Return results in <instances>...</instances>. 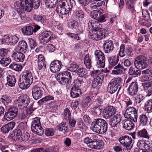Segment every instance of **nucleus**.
I'll use <instances>...</instances> for the list:
<instances>
[{"instance_id":"obj_1","label":"nucleus","mask_w":152,"mask_h":152,"mask_svg":"<svg viewBox=\"0 0 152 152\" xmlns=\"http://www.w3.org/2000/svg\"><path fill=\"white\" fill-rule=\"evenodd\" d=\"M108 124L103 119L98 118L94 119L92 122L91 129L94 132L103 134L106 132L107 129Z\"/></svg>"},{"instance_id":"obj_2","label":"nucleus","mask_w":152,"mask_h":152,"mask_svg":"<svg viewBox=\"0 0 152 152\" xmlns=\"http://www.w3.org/2000/svg\"><path fill=\"white\" fill-rule=\"evenodd\" d=\"M30 0H20V2H17L15 4V8L18 12H20L24 10L27 12L31 11V6L30 4H27V2L30 1Z\"/></svg>"},{"instance_id":"obj_3","label":"nucleus","mask_w":152,"mask_h":152,"mask_svg":"<svg viewBox=\"0 0 152 152\" xmlns=\"http://www.w3.org/2000/svg\"><path fill=\"white\" fill-rule=\"evenodd\" d=\"M135 67L139 69H142L146 68L148 66V62L143 56L137 57L134 61Z\"/></svg>"},{"instance_id":"obj_4","label":"nucleus","mask_w":152,"mask_h":152,"mask_svg":"<svg viewBox=\"0 0 152 152\" xmlns=\"http://www.w3.org/2000/svg\"><path fill=\"white\" fill-rule=\"evenodd\" d=\"M125 117L133 120L134 122H137V110L133 107H129L125 111Z\"/></svg>"},{"instance_id":"obj_5","label":"nucleus","mask_w":152,"mask_h":152,"mask_svg":"<svg viewBox=\"0 0 152 152\" xmlns=\"http://www.w3.org/2000/svg\"><path fill=\"white\" fill-rule=\"evenodd\" d=\"M105 31L104 29L100 30L92 31H89L88 36L90 38L95 40H99L105 37Z\"/></svg>"},{"instance_id":"obj_6","label":"nucleus","mask_w":152,"mask_h":152,"mask_svg":"<svg viewBox=\"0 0 152 152\" xmlns=\"http://www.w3.org/2000/svg\"><path fill=\"white\" fill-rule=\"evenodd\" d=\"M30 102L29 97L26 95H24L18 97L16 101V104L19 108L21 109L27 106Z\"/></svg>"},{"instance_id":"obj_7","label":"nucleus","mask_w":152,"mask_h":152,"mask_svg":"<svg viewBox=\"0 0 152 152\" xmlns=\"http://www.w3.org/2000/svg\"><path fill=\"white\" fill-rule=\"evenodd\" d=\"M121 144L124 146L127 150L132 148V140L128 136H124L121 137L118 139Z\"/></svg>"},{"instance_id":"obj_8","label":"nucleus","mask_w":152,"mask_h":152,"mask_svg":"<svg viewBox=\"0 0 152 152\" xmlns=\"http://www.w3.org/2000/svg\"><path fill=\"white\" fill-rule=\"evenodd\" d=\"M18 110L13 107L9 108L5 113L4 118L8 121H10L18 115Z\"/></svg>"},{"instance_id":"obj_9","label":"nucleus","mask_w":152,"mask_h":152,"mask_svg":"<svg viewBox=\"0 0 152 152\" xmlns=\"http://www.w3.org/2000/svg\"><path fill=\"white\" fill-rule=\"evenodd\" d=\"M117 110L113 106H108L106 107L103 111V116L105 118H109L115 114L116 113Z\"/></svg>"},{"instance_id":"obj_10","label":"nucleus","mask_w":152,"mask_h":152,"mask_svg":"<svg viewBox=\"0 0 152 152\" xmlns=\"http://www.w3.org/2000/svg\"><path fill=\"white\" fill-rule=\"evenodd\" d=\"M44 89L37 86H34L32 88V95L34 98L37 100L41 98L44 93Z\"/></svg>"},{"instance_id":"obj_11","label":"nucleus","mask_w":152,"mask_h":152,"mask_svg":"<svg viewBox=\"0 0 152 152\" xmlns=\"http://www.w3.org/2000/svg\"><path fill=\"white\" fill-rule=\"evenodd\" d=\"M53 35L52 33L50 31L43 32L41 34L39 37L40 42L43 44L48 42L53 38Z\"/></svg>"},{"instance_id":"obj_12","label":"nucleus","mask_w":152,"mask_h":152,"mask_svg":"<svg viewBox=\"0 0 152 152\" xmlns=\"http://www.w3.org/2000/svg\"><path fill=\"white\" fill-rule=\"evenodd\" d=\"M125 53L126 54L130 57H132L133 55L132 49L129 46H126L122 44L121 45L119 52V55L121 57H123L125 56Z\"/></svg>"},{"instance_id":"obj_13","label":"nucleus","mask_w":152,"mask_h":152,"mask_svg":"<svg viewBox=\"0 0 152 152\" xmlns=\"http://www.w3.org/2000/svg\"><path fill=\"white\" fill-rule=\"evenodd\" d=\"M61 68V63L58 60H54L50 65V69L51 71L53 73L59 71Z\"/></svg>"},{"instance_id":"obj_14","label":"nucleus","mask_w":152,"mask_h":152,"mask_svg":"<svg viewBox=\"0 0 152 152\" xmlns=\"http://www.w3.org/2000/svg\"><path fill=\"white\" fill-rule=\"evenodd\" d=\"M88 25L89 29L92 31L100 30L101 29H104L101 28L102 25L101 24L94 20H89Z\"/></svg>"},{"instance_id":"obj_15","label":"nucleus","mask_w":152,"mask_h":152,"mask_svg":"<svg viewBox=\"0 0 152 152\" xmlns=\"http://www.w3.org/2000/svg\"><path fill=\"white\" fill-rule=\"evenodd\" d=\"M138 88L137 82H134L132 83L128 89L129 94L131 96L136 95L138 91Z\"/></svg>"},{"instance_id":"obj_16","label":"nucleus","mask_w":152,"mask_h":152,"mask_svg":"<svg viewBox=\"0 0 152 152\" xmlns=\"http://www.w3.org/2000/svg\"><path fill=\"white\" fill-rule=\"evenodd\" d=\"M65 1L66 2V0H61L59 1V5L58 6L56 9L57 13L59 14L60 13L62 15H65L66 14V9L64 7L66 5Z\"/></svg>"},{"instance_id":"obj_17","label":"nucleus","mask_w":152,"mask_h":152,"mask_svg":"<svg viewBox=\"0 0 152 152\" xmlns=\"http://www.w3.org/2000/svg\"><path fill=\"white\" fill-rule=\"evenodd\" d=\"M103 46L105 52L106 53H109L113 50V42L110 40H106L104 42Z\"/></svg>"},{"instance_id":"obj_18","label":"nucleus","mask_w":152,"mask_h":152,"mask_svg":"<svg viewBox=\"0 0 152 152\" xmlns=\"http://www.w3.org/2000/svg\"><path fill=\"white\" fill-rule=\"evenodd\" d=\"M37 68L39 70H45L46 68V64L43 55H39L38 57Z\"/></svg>"},{"instance_id":"obj_19","label":"nucleus","mask_w":152,"mask_h":152,"mask_svg":"<svg viewBox=\"0 0 152 152\" xmlns=\"http://www.w3.org/2000/svg\"><path fill=\"white\" fill-rule=\"evenodd\" d=\"M12 57L14 59L18 62H23L25 58V55L22 53L18 51L14 52Z\"/></svg>"},{"instance_id":"obj_20","label":"nucleus","mask_w":152,"mask_h":152,"mask_svg":"<svg viewBox=\"0 0 152 152\" xmlns=\"http://www.w3.org/2000/svg\"><path fill=\"white\" fill-rule=\"evenodd\" d=\"M122 124L124 128L129 131L132 129L134 126L132 122L128 119L123 120L122 121Z\"/></svg>"},{"instance_id":"obj_21","label":"nucleus","mask_w":152,"mask_h":152,"mask_svg":"<svg viewBox=\"0 0 152 152\" xmlns=\"http://www.w3.org/2000/svg\"><path fill=\"white\" fill-rule=\"evenodd\" d=\"M136 3L133 0H128L126 4V8L132 13H134L135 11V5Z\"/></svg>"},{"instance_id":"obj_22","label":"nucleus","mask_w":152,"mask_h":152,"mask_svg":"<svg viewBox=\"0 0 152 152\" xmlns=\"http://www.w3.org/2000/svg\"><path fill=\"white\" fill-rule=\"evenodd\" d=\"M15 124V123L14 122L9 123L3 126L1 128V131L3 133H8L10 130H12Z\"/></svg>"},{"instance_id":"obj_23","label":"nucleus","mask_w":152,"mask_h":152,"mask_svg":"<svg viewBox=\"0 0 152 152\" xmlns=\"http://www.w3.org/2000/svg\"><path fill=\"white\" fill-rule=\"evenodd\" d=\"M108 60L109 67L112 68L117 65L119 60V58L116 56H112L109 58Z\"/></svg>"},{"instance_id":"obj_24","label":"nucleus","mask_w":152,"mask_h":152,"mask_svg":"<svg viewBox=\"0 0 152 152\" xmlns=\"http://www.w3.org/2000/svg\"><path fill=\"white\" fill-rule=\"evenodd\" d=\"M90 148L95 149H99L103 147V143L102 142L99 140H94L91 144L89 145Z\"/></svg>"},{"instance_id":"obj_25","label":"nucleus","mask_w":152,"mask_h":152,"mask_svg":"<svg viewBox=\"0 0 152 152\" xmlns=\"http://www.w3.org/2000/svg\"><path fill=\"white\" fill-rule=\"evenodd\" d=\"M114 67L111 73L115 75H121L124 69L123 66L120 63Z\"/></svg>"},{"instance_id":"obj_26","label":"nucleus","mask_w":152,"mask_h":152,"mask_svg":"<svg viewBox=\"0 0 152 152\" xmlns=\"http://www.w3.org/2000/svg\"><path fill=\"white\" fill-rule=\"evenodd\" d=\"M28 46L26 41L22 40L20 41L16 48L17 50H19L20 52H25V50H27Z\"/></svg>"},{"instance_id":"obj_27","label":"nucleus","mask_w":152,"mask_h":152,"mask_svg":"<svg viewBox=\"0 0 152 152\" xmlns=\"http://www.w3.org/2000/svg\"><path fill=\"white\" fill-rule=\"evenodd\" d=\"M81 94V91L80 88L72 86L70 92V94L72 98H76L79 96Z\"/></svg>"},{"instance_id":"obj_28","label":"nucleus","mask_w":152,"mask_h":152,"mask_svg":"<svg viewBox=\"0 0 152 152\" xmlns=\"http://www.w3.org/2000/svg\"><path fill=\"white\" fill-rule=\"evenodd\" d=\"M33 125V126H31V130L35 133L38 135H41L43 134V130L40 125L36 126Z\"/></svg>"},{"instance_id":"obj_29","label":"nucleus","mask_w":152,"mask_h":152,"mask_svg":"<svg viewBox=\"0 0 152 152\" xmlns=\"http://www.w3.org/2000/svg\"><path fill=\"white\" fill-rule=\"evenodd\" d=\"M138 137L142 138L149 139L150 136L147 130L145 129H143L138 132L137 133Z\"/></svg>"},{"instance_id":"obj_30","label":"nucleus","mask_w":152,"mask_h":152,"mask_svg":"<svg viewBox=\"0 0 152 152\" xmlns=\"http://www.w3.org/2000/svg\"><path fill=\"white\" fill-rule=\"evenodd\" d=\"M139 120L140 124L142 126L147 125L148 124V118L146 115L143 114H141L139 116Z\"/></svg>"},{"instance_id":"obj_31","label":"nucleus","mask_w":152,"mask_h":152,"mask_svg":"<svg viewBox=\"0 0 152 152\" xmlns=\"http://www.w3.org/2000/svg\"><path fill=\"white\" fill-rule=\"evenodd\" d=\"M7 82L6 83L5 85H8L11 87H14L16 82V80L14 76L8 75L7 77Z\"/></svg>"},{"instance_id":"obj_32","label":"nucleus","mask_w":152,"mask_h":152,"mask_svg":"<svg viewBox=\"0 0 152 152\" xmlns=\"http://www.w3.org/2000/svg\"><path fill=\"white\" fill-rule=\"evenodd\" d=\"M14 136L13 134L11 136L12 138L14 140H20L21 136L22 134V133L20 129L18 128H16L13 131Z\"/></svg>"},{"instance_id":"obj_33","label":"nucleus","mask_w":152,"mask_h":152,"mask_svg":"<svg viewBox=\"0 0 152 152\" xmlns=\"http://www.w3.org/2000/svg\"><path fill=\"white\" fill-rule=\"evenodd\" d=\"M22 31L24 34L26 35H32L34 32V29L30 26H27L22 28Z\"/></svg>"},{"instance_id":"obj_34","label":"nucleus","mask_w":152,"mask_h":152,"mask_svg":"<svg viewBox=\"0 0 152 152\" xmlns=\"http://www.w3.org/2000/svg\"><path fill=\"white\" fill-rule=\"evenodd\" d=\"M30 1L27 2V4H30L31 6V10L33 7L34 9H37L40 5V0H30Z\"/></svg>"},{"instance_id":"obj_35","label":"nucleus","mask_w":152,"mask_h":152,"mask_svg":"<svg viewBox=\"0 0 152 152\" xmlns=\"http://www.w3.org/2000/svg\"><path fill=\"white\" fill-rule=\"evenodd\" d=\"M31 83H29L28 82L24 80H22L20 78L19 79L18 81V85L22 89H24L28 88L30 86Z\"/></svg>"},{"instance_id":"obj_36","label":"nucleus","mask_w":152,"mask_h":152,"mask_svg":"<svg viewBox=\"0 0 152 152\" xmlns=\"http://www.w3.org/2000/svg\"><path fill=\"white\" fill-rule=\"evenodd\" d=\"M91 56L89 54H86L84 58V64L86 68L90 69L91 67Z\"/></svg>"},{"instance_id":"obj_37","label":"nucleus","mask_w":152,"mask_h":152,"mask_svg":"<svg viewBox=\"0 0 152 152\" xmlns=\"http://www.w3.org/2000/svg\"><path fill=\"white\" fill-rule=\"evenodd\" d=\"M103 79L101 77L99 79H94L92 82V86L94 89L98 88L102 84Z\"/></svg>"},{"instance_id":"obj_38","label":"nucleus","mask_w":152,"mask_h":152,"mask_svg":"<svg viewBox=\"0 0 152 152\" xmlns=\"http://www.w3.org/2000/svg\"><path fill=\"white\" fill-rule=\"evenodd\" d=\"M95 57L96 60H105L104 54L100 50H96L94 52Z\"/></svg>"},{"instance_id":"obj_39","label":"nucleus","mask_w":152,"mask_h":152,"mask_svg":"<svg viewBox=\"0 0 152 152\" xmlns=\"http://www.w3.org/2000/svg\"><path fill=\"white\" fill-rule=\"evenodd\" d=\"M118 88L116 85L110 82L108 85V90L109 93L112 94L117 90Z\"/></svg>"},{"instance_id":"obj_40","label":"nucleus","mask_w":152,"mask_h":152,"mask_svg":"<svg viewBox=\"0 0 152 152\" xmlns=\"http://www.w3.org/2000/svg\"><path fill=\"white\" fill-rule=\"evenodd\" d=\"M141 73V71L140 70H135L132 67H131L129 70V74L132 75L133 77H137L140 76Z\"/></svg>"},{"instance_id":"obj_41","label":"nucleus","mask_w":152,"mask_h":152,"mask_svg":"<svg viewBox=\"0 0 152 152\" xmlns=\"http://www.w3.org/2000/svg\"><path fill=\"white\" fill-rule=\"evenodd\" d=\"M145 110L148 113L152 112V100L149 99L147 100L145 104Z\"/></svg>"},{"instance_id":"obj_42","label":"nucleus","mask_w":152,"mask_h":152,"mask_svg":"<svg viewBox=\"0 0 152 152\" xmlns=\"http://www.w3.org/2000/svg\"><path fill=\"white\" fill-rule=\"evenodd\" d=\"M23 79L29 83H32L33 82V77L31 73L27 72L23 76Z\"/></svg>"},{"instance_id":"obj_43","label":"nucleus","mask_w":152,"mask_h":152,"mask_svg":"<svg viewBox=\"0 0 152 152\" xmlns=\"http://www.w3.org/2000/svg\"><path fill=\"white\" fill-rule=\"evenodd\" d=\"M91 75L93 77H96L94 79H99L101 77L102 79L103 78V77L101 73V72L99 70L92 71L91 72Z\"/></svg>"},{"instance_id":"obj_44","label":"nucleus","mask_w":152,"mask_h":152,"mask_svg":"<svg viewBox=\"0 0 152 152\" xmlns=\"http://www.w3.org/2000/svg\"><path fill=\"white\" fill-rule=\"evenodd\" d=\"M76 72L79 77H82L86 76L88 73V71L85 68H81L77 70Z\"/></svg>"},{"instance_id":"obj_45","label":"nucleus","mask_w":152,"mask_h":152,"mask_svg":"<svg viewBox=\"0 0 152 152\" xmlns=\"http://www.w3.org/2000/svg\"><path fill=\"white\" fill-rule=\"evenodd\" d=\"M58 0H45V4L48 8H52L56 5Z\"/></svg>"},{"instance_id":"obj_46","label":"nucleus","mask_w":152,"mask_h":152,"mask_svg":"<svg viewBox=\"0 0 152 152\" xmlns=\"http://www.w3.org/2000/svg\"><path fill=\"white\" fill-rule=\"evenodd\" d=\"M75 15L76 18L79 20L82 21L83 20L85 15L84 12L81 10H77Z\"/></svg>"},{"instance_id":"obj_47","label":"nucleus","mask_w":152,"mask_h":152,"mask_svg":"<svg viewBox=\"0 0 152 152\" xmlns=\"http://www.w3.org/2000/svg\"><path fill=\"white\" fill-rule=\"evenodd\" d=\"M67 114L68 115V118L69 120V125L70 127H74L76 123V121L73 119H72L71 113L69 110L67 108Z\"/></svg>"},{"instance_id":"obj_48","label":"nucleus","mask_w":152,"mask_h":152,"mask_svg":"<svg viewBox=\"0 0 152 152\" xmlns=\"http://www.w3.org/2000/svg\"><path fill=\"white\" fill-rule=\"evenodd\" d=\"M0 101L4 104L5 105L11 102V97L7 95L3 96L0 99Z\"/></svg>"},{"instance_id":"obj_49","label":"nucleus","mask_w":152,"mask_h":152,"mask_svg":"<svg viewBox=\"0 0 152 152\" xmlns=\"http://www.w3.org/2000/svg\"><path fill=\"white\" fill-rule=\"evenodd\" d=\"M122 79L121 77H119L113 78L110 82L119 87L122 83Z\"/></svg>"},{"instance_id":"obj_50","label":"nucleus","mask_w":152,"mask_h":152,"mask_svg":"<svg viewBox=\"0 0 152 152\" xmlns=\"http://www.w3.org/2000/svg\"><path fill=\"white\" fill-rule=\"evenodd\" d=\"M34 18L37 21L40 22L42 24H43L46 22L45 17L44 15H35Z\"/></svg>"},{"instance_id":"obj_51","label":"nucleus","mask_w":152,"mask_h":152,"mask_svg":"<svg viewBox=\"0 0 152 152\" xmlns=\"http://www.w3.org/2000/svg\"><path fill=\"white\" fill-rule=\"evenodd\" d=\"M11 62L9 58H2L0 59V64L3 66H7Z\"/></svg>"},{"instance_id":"obj_52","label":"nucleus","mask_w":152,"mask_h":152,"mask_svg":"<svg viewBox=\"0 0 152 152\" xmlns=\"http://www.w3.org/2000/svg\"><path fill=\"white\" fill-rule=\"evenodd\" d=\"M146 143L142 140H139L137 143V147L142 150H145Z\"/></svg>"},{"instance_id":"obj_53","label":"nucleus","mask_w":152,"mask_h":152,"mask_svg":"<svg viewBox=\"0 0 152 152\" xmlns=\"http://www.w3.org/2000/svg\"><path fill=\"white\" fill-rule=\"evenodd\" d=\"M79 68V66L75 64H71L68 65L67 70L72 72H76Z\"/></svg>"},{"instance_id":"obj_54","label":"nucleus","mask_w":152,"mask_h":152,"mask_svg":"<svg viewBox=\"0 0 152 152\" xmlns=\"http://www.w3.org/2000/svg\"><path fill=\"white\" fill-rule=\"evenodd\" d=\"M10 68L17 71H20L22 68V66L21 65L13 63L10 65Z\"/></svg>"},{"instance_id":"obj_55","label":"nucleus","mask_w":152,"mask_h":152,"mask_svg":"<svg viewBox=\"0 0 152 152\" xmlns=\"http://www.w3.org/2000/svg\"><path fill=\"white\" fill-rule=\"evenodd\" d=\"M77 23L75 20H71L68 22V26L71 28H76L77 27Z\"/></svg>"},{"instance_id":"obj_56","label":"nucleus","mask_w":152,"mask_h":152,"mask_svg":"<svg viewBox=\"0 0 152 152\" xmlns=\"http://www.w3.org/2000/svg\"><path fill=\"white\" fill-rule=\"evenodd\" d=\"M102 12L99 10H96L91 12L92 18L97 20L101 15Z\"/></svg>"},{"instance_id":"obj_57","label":"nucleus","mask_w":152,"mask_h":152,"mask_svg":"<svg viewBox=\"0 0 152 152\" xmlns=\"http://www.w3.org/2000/svg\"><path fill=\"white\" fill-rule=\"evenodd\" d=\"M54 99V97L50 95H48L46 96L45 97L42 98L38 102V103L39 104H40L42 102L45 101H47L50 100H53Z\"/></svg>"},{"instance_id":"obj_58","label":"nucleus","mask_w":152,"mask_h":152,"mask_svg":"<svg viewBox=\"0 0 152 152\" xmlns=\"http://www.w3.org/2000/svg\"><path fill=\"white\" fill-rule=\"evenodd\" d=\"M57 129L60 131H63L64 133H65L66 130V124L62 123L56 127Z\"/></svg>"},{"instance_id":"obj_59","label":"nucleus","mask_w":152,"mask_h":152,"mask_svg":"<svg viewBox=\"0 0 152 152\" xmlns=\"http://www.w3.org/2000/svg\"><path fill=\"white\" fill-rule=\"evenodd\" d=\"M27 126L26 124L22 122L19 124L17 128L20 129L22 132L24 133L27 129Z\"/></svg>"},{"instance_id":"obj_60","label":"nucleus","mask_w":152,"mask_h":152,"mask_svg":"<svg viewBox=\"0 0 152 152\" xmlns=\"http://www.w3.org/2000/svg\"><path fill=\"white\" fill-rule=\"evenodd\" d=\"M9 50L7 49H0V57L1 58L6 57Z\"/></svg>"},{"instance_id":"obj_61","label":"nucleus","mask_w":152,"mask_h":152,"mask_svg":"<svg viewBox=\"0 0 152 152\" xmlns=\"http://www.w3.org/2000/svg\"><path fill=\"white\" fill-rule=\"evenodd\" d=\"M1 41L2 44L5 43L7 45H11V41L10 37L7 35L4 36L2 38Z\"/></svg>"},{"instance_id":"obj_62","label":"nucleus","mask_w":152,"mask_h":152,"mask_svg":"<svg viewBox=\"0 0 152 152\" xmlns=\"http://www.w3.org/2000/svg\"><path fill=\"white\" fill-rule=\"evenodd\" d=\"M77 125L78 128L80 129L86 131L87 129V127L82 121H78L77 123Z\"/></svg>"},{"instance_id":"obj_63","label":"nucleus","mask_w":152,"mask_h":152,"mask_svg":"<svg viewBox=\"0 0 152 152\" xmlns=\"http://www.w3.org/2000/svg\"><path fill=\"white\" fill-rule=\"evenodd\" d=\"M96 64V66L98 68H102L104 67L105 65V60H97Z\"/></svg>"},{"instance_id":"obj_64","label":"nucleus","mask_w":152,"mask_h":152,"mask_svg":"<svg viewBox=\"0 0 152 152\" xmlns=\"http://www.w3.org/2000/svg\"><path fill=\"white\" fill-rule=\"evenodd\" d=\"M142 15L144 19L146 21L151 20L150 16L148 10H143L142 12Z\"/></svg>"}]
</instances>
